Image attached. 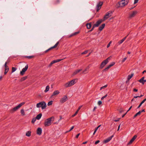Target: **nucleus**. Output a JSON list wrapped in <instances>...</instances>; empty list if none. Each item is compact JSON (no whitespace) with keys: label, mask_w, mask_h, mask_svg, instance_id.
Listing matches in <instances>:
<instances>
[{"label":"nucleus","mask_w":146,"mask_h":146,"mask_svg":"<svg viewBox=\"0 0 146 146\" xmlns=\"http://www.w3.org/2000/svg\"><path fill=\"white\" fill-rule=\"evenodd\" d=\"M123 41V40L122 39L121 40L119 41L118 42V43L119 45L122 43Z\"/></svg>","instance_id":"39"},{"label":"nucleus","mask_w":146,"mask_h":146,"mask_svg":"<svg viewBox=\"0 0 146 146\" xmlns=\"http://www.w3.org/2000/svg\"><path fill=\"white\" fill-rule=\"evenodd\" d=\"M129 34H128L127 36H126L125 37H124L123 39H122L123 40V41H124L125 39H126L127 37L128 36Z\"/></svg>","instance_id":"58"},{"label":"nucleus","mask_w":146,"mask_h":146,"mask_svg":"<svg viewBox=\"0 0 146 146\" xmlns=\"http://www.w3.org/2000/svg\"><path fill=\"white\" fill-rule=\"evenodd\" d=\"M100 142V140H97L95 142V145H96L97 144H98V143H99Z\"/></svg>","instance_id":"48"},{"label":"nucleus","mask_w":146,"mask_h":146,"mask_svg":"<svg viewBox=\"0 0 146 146\" xmlns=\"http://www.w3.org/2000/svg\"><path fill=\"white\" fill-rule=\"evenodd\" d=\"M68 98L66 95L64 96L60 100V102L62 103H63L67 101Z\"/></svg>","instance_id":"9"},{"label":"nucleus","mask_w":146,"mask_h":146,"mask_svg":"<svg viewBox=\"0 0 146 146\" xmlns=\"http://www.w3.org/2000/svg\"><path fill=\"white\" fill-rule=\"evenodd\" d=\"M54 119V117L53 116L51 117L50 118L46 119L44 123V126L46 127L50 125Z\"/></svg>","instance_id":"1"},{"label":"nucleus","mask_w":146,"mask_h":146,"mask_svg":"<svg viewBox=\"0 0 146 146\" xmlns=\"http://www.w3.org/2000/svg\"><path fill=\"white\" fill-rule=\"evenodd\" d=\"M115 64V62H112L111 64L109 65L111 67L113 66Z\"/></svg>","instance_id":"41"},{"label":"nucleus","mask_w":146,"mask_h":146,"mask_svg":"<svg viewBox=\"0 0 146 146\" xmlns=\"http://www.w3.org/2000/svg\"><path fill=\"white\" fill-rule=\"evenodd\" d=\"M107 86H108L107 84L105 86H102V88H103V89H104L105 88H106Z\"/></svg>","instance_id":"64"},{"label":"nucleus","mask_w":146,"mask_h":146,"mask_svg":"<svg viewBox=\"0 0 146 146\" xmlns=\"http://www.w3.org/2000/svg\"><path fill=\"white\" fill-rule=\"evenodd\" d=\"M28 68V64H27L25 67L23 68L22 71L20 72V74L21 76H23L25 73V72L27 70Z\"/></svg>","instance_id":"8"},{"label":"nucleus","mask_w":146,"mask_h":146,"mask_svg":"<svg viewBox=\"0 0 146 146\" xmlns=\"http://www.w3.org/2000/svg\"><path fill=\"white\" fill-rule=\"evenodd\" d=\"M81 70H82V69H79L75 71L73 74V75L74 76L77 74L78 73L80 72Z\"/></svg>","instance_id":"22"},{"label":"nucleus","mask_w":146,"mask_h":146,"mask_svg":"<svg viewBox=\"0 0 146 146\" xmlns=\"http://www.w3.org/2000/svg\"><path fill=\"white\" fill-rule=\"evenodd\" d=\"M103 3L102 1H99L97 4L96 7V9L97 11L98 12L100 9L101 8L103 4Z\"/></svg>","instance_id":"6"},{"label":"nucleus","mask_w":146,"mask_h":146,"mask_svg":"<svg viewBox=\"0 0 146 146\" xmlns=\"http://www.w3.org/2000/svg\"><path fill=\"white\" fill-rule=\"evenodd\" d=\"M7 62H6L4 66L5 67V68H9L8 66L7 65Z\"/></svg>","instance_id":"43"},{"label":"nucleus","mask_w":146,"mask_h":146,"mask_svg":"<svg viewBox=\"0 0 146 146\" xmlns=\"http://www.w3.org/2000/svg\"><path fill=\"white\" fill-rule=\"evenodd\" d=\"M78 113V111H76V112L75 113L72 115V117H74L77 115V114Z\"/></svg>","instance_id":"44"},{"label":"nucleus","mask_w":146,"mask_h":146,"mask_svg":"<svg viewBox=\"0 0 146 146\" xmlns=\"http://www.w3.org/2000/svg\"><path fill=\"white\" fill-rule=\"evenodd\" d=\"M111 42L110 41L108 44V45H107V48H108L110 46V44H111Z\"/></svg>","instance_id":"51"},{"label":"nucleus","mask_w":146,"mask_h":146,"mask_svg":"<svg viewBox=\"0 0 146 146\" xmlns=\"http://www.w3.org/2000/svg\"><path fill=\"white\" fill-rule=\"evenodd\" d=\"M138 1H139V0H134V4H135L136 3H137L138 2Z\"/></svg>","instance_id":"56"},{"label":"nucleus","mask_w":146,"mask_h":146,"mask_svg":"<svg viewBox=\"0 0 146 146\" xmlns=\"http://www.w3.org/2000/svg\"><path fill=\"white\" fill-rule=\"evenodd\" d=\"M76 80H77L76 79H73L70 81L64 84V86L66 88L71 86L75 84L76 83Z\"/></svg>","instance_id":"2"},{"label":"nucleus","mask_w":146,"mask_h":146,"mask_svg":"<svg viewBox=\"0 0 146 146\" xmlns=\"http://www.w3.org/2000/svg\"><path fill=\"white\" fill-rule=\"evenodd\" d=\"M133 75V74H131V75H129L127 76V79L129 80Z\"/></svg>","instance_id":"25"},{"label":"nucleus","mask_w":146,"mask_h":146,"mask_svg":"<svg viewBox=\"0 0 146 146\" xmlns=\"http://www.w3.org/2000/svg\"><path fill=\"white\" fill-rule=\"evenodd\" d=\"M42 132V130L41 128L38 127L36 133L37 134L40 135L41 134Z\"/></svg>","instance_id":"16"},{"label":"nucleus","mask_w":146,"mask_h":146,"mask_svg":"<svg viewBox=\"0 0 146 146\" xmlns=\"http://www.w3.org/2000/svg\"><path fill=\"white\" fill-rule=\"evenodd\" d=\"M80 32L79 31L78 32H75L74 33H72V34L70 35L69 36V37H71L74 36H75L78 34Z\"/></svg>","instance_id":"21"},{"label":"nucleus","mask_w":146,"mask_h":146,"mask_svg":"<svg viewBox=\"0 0 146 146\" xmlns=\"http://www.w3.org/2000/svg\"><path fill=\"white\" fill-rule=\"evenodd\" d=\"M108 63L106 61L104 60L101 63L100 66V68L102 69Z\"/></svg>","instance_id":"11"},{"label":"nucleus","mask_w":146,"mask_h":146,"mask_svg":"<svg viewBox=\"0 0 146 146\" xmlns=\"http://www.w3.org/2000/svg\"><path fill=\"white\" fill-rule=\"evenodd\" d=\"M36 106L37 108L41 107L42 109H45L46 107V104L44 101L40 102L36 104Z\"/></svg>","instance_id":"3"},{"label":"nucleus","mask_w":146,"mask_h":146,"mask_svg":"<svg viewBox=\"0 0 146 146\" xmlns=\"http://www.w3.org/2000/svg\"><path fill=\"white\" fill-rule=\"evenodd\" d=\"M140 114V112L139 111L137 113L133 116V118H135L137 115H139Z\"/></svg>","instance_id":"28"},{"label":"nucleus","mask_w":146,"mask_h":146,"mask_svg":"<svg viewBox=\"0 0 146 146\" xmlns=\"http://www.w3.org/2000/svg\"><path fill=\"white\" fill-rule=\"evenodd\" d=\"M119 112L120 113H121L123 111V110L122 109H121L119 111Z\"/></svg>","instance_id":"55"},{"label":"nucleus","mask_w":146,"mask_h":146,"mask_svg":"<svg viewBox=\"0 0 146 146\" xmlns=\"http://www.w3.org/2000/svg\"><path fill=\"white\" fill-rule=\"evenodd\" d=\"M143 96V95H141L140 96H135L134 97V98H141Z\"/></svg>","instance_id":"42"},{"label":"nucleus","mask_w":146,"mask_h":146,"mask_svg":"<svg viewBox=\"0 0 146 146\" xmlns=\"http://www.w3.org/2000/svg\"><path fill=\"white\" fill-rule=\"evenodd\" d=\"M146 82V80H143V81H142V82H141V83H142L143 84H144L145 82Z\"/></svg>","instance_id":"53"},{"label":"nucleus","mask_w":146,"mask_h":146,"mask_svg":"<svg viewBox=\"0 0 146 146\" xmlns=\"http://www.w3.org/2000/svg\"><path fill=\"white\" fill-rule=\"evenodd\" d=\"M21 113L22 115L24 116L25 115V113L23 109L21 110Z\"/></svg>","instance_id":"27"},{"label":"nucleus","mask_w":146,"mask_h":146,"mask_svg":"<svg viewBox=\"0 0 146 146\" xmlns=\"http://www.w3.org/2000/svg\"><path fill=\"white\" fill-rule=\"evenodd\" d=\"M106 19H101L100 20H99L98 21H97V22L96 23L94 24L93 25L95 27H98L99 25L103 21H104L106 20Z\"/></svg>","instance_id":"7"},{"label":"nucleus","mask_w":146,"mask_h":146,"mask_svg":"<svg viewBox=\"0 0 146 146\" xmlns=\"http://www.w3.org/2000/svg\"><path fill=\"white\" fill-rule=\"evenodd\" d=\"M111 58V56H110L108 57V58L104 60L108 63V60H110Z\"/></svg>","instance_id":"29"},{"label":"nucleus","mask_w":146,"mask_h":146,"mask_svg":"<svg viewBox=\"0 0 146 146\" xmlns=\"http://www.w3.org/2000/svg\"><path fill=\"white\" fill-rule=\"evenodd\" d=\"M27 78V76H25L23 77L20 80V82L23 81H24L25 80H26Z\"/></svg>","instance_id":"23"},{"label":"nucleus","mask_w":146,"mask_h":146,"mask_svg":"<svg viewBox=\"0 0 146 146\" xmlns=\"http://www.w3.org/2000/svg\"><path fill=\"white\" fill-rule=\"evenodd\" d=\"M126 59H127L126 57L124 58L122 60V62H124L126 60Z\"/></svg>","instance_id":"54"},{"label":"nucleus","mask_w":146,"mask_h":146,"mask_svg":"<svg viewBox=\"0 0 146 146\" xmlns=\"http://www.w3.org/2000/svg\"><path fill=\"white\" fill-rule=\"evenodd\" d=\"M101 126V125H99V126H98L97 127H96L95 129H96V130H97L98 129V128L100 127V126Z\"/></svg>","instance_id":"57"},{"label":"nucleus","mask_w":146,"mask_h":146,"mask_svg":"<svg viewBox=\"0 0 146 146\" xmlns=\"http://www.w3.org/2000/svg\"><path fill=\"white\" fill-rule=\"evenodd\" d=\"M60 119L58 120V121H59L62 118V116L61 115L60 116Z\"/></svg>","instance_id":"63"},{"label":"nucleus","mask_w":146,"mask_h":146,"mask_svg":"<svg viewBox=\"0 0 146 146\" xmlns=\"http://www.w3.org/2000/svg\"><path fill=\"white\" fill-rule=\"evenodd\" d=\"M87 28L88 29H90L92 26V22L88 23L86 24Z\"/></svg>","instance_id":"18"},{"label":"nucleus","mask_w":146,"mask_h":146,"mask_svg":"<svg viewBox=\"0 0 146 146\" xmlns=\"http://www.w3.org/2000/svg\"><path fill=\"white\" fill-rule=\"evenodd\" d=\"M25 57L26 58H27L28 59H31L34 57V56H25Z\"/></svg>","instance_id":"35"},{"label":"nucleus","mask_w":146,"mask_h":146,"mask_svg":"<svg viewBox=\"0 0 146 146\" xmlns=\"http://www.w3.org/2000/svg\"><path fill=\"white\" fill-rule=\"evenodd\" d=\"M63 59H59L56 60H54L52 61L51 62L53 64L57 62H59L61 60H62Z\"/></svg>","instance_id":"19"},{"label":"nucleus","mask_w":146,"mask_h":146,"mask_svg":"<svg viewBox=\"0 0 146 146\" xmlns=\"http://www.w3.org/2000/svg\"><path fill=\"white\" fill-rule=\"evenodd\" d=\"M88 50H85L84 52H83L82 53V54H85L87 53Z\"/></svg>","instance_id":"45"},{"label":"nucleus","mask_w":146,"mask_h":146,"mask_svg":"<svg viewBox=\"0 0 146 146\" xmlns=\"http://www.w3.org/2000/svg\"><path fill=\"white\" fill-rule=\"evenodd\" d=\"M80 135V133H79L78 134H77L76 136V138H78Z\"/></svg>","instance_id":"61"},{"label":"nucleus","mask_w":146,"mask_h":146,"mask_svg":"<svg viewBox=\"0 0 146 146\" xmlns=\"http://www.w3.org/2000/svg\"><path fill=\"white\" fill-rule=\"evenodd\" d=\"M108 96V95L107 94H106L105 96L102 97L101 98V100H103L104 98H106Z\"/></svg>","instance_id":"46"},{"label":"nucleus","mask_w":146,"mask_h":146,"mask_svg":"<svg viewBox=\"0 0 146 146\" xmlns=\"http://www.w3.org/2000/svg\"><path fill=\"white\" fill-rule=\"evenodd\" d=\"M42 116V114L41 113H40L36 117H35L36 119L37 120L40 119L41 117Z\"/></svg>","instance_id":"20"},{"label":"nucleus","mask_w":146,"mask_h":146,"mask_svg":"<svg viewBox=\"0 0 146 146\" xmlns=\"http://www.w3.org/2000/svg\"><path fill=\"white\" fill-rule=\"evenodd\" d=\"M145 78V77L143 76L138 81L140 82H142V81H143Z\"/></svg>","instance_id":"37"},{"label":"nucleus","mask_w":146,"mask_h":146,"mask_svg":"<svg viewBox=\"0 0 146 146\" xmlns=\"http://www.w3.org/2000/svg\"><path fill=\"white\" fill-rule=\"evenodd\" d=\"M52 64H52V63L51 62L50 63V64L48 66V67H51L52 66Z\"/></svg>","instance_id":"59"},{"label":"nucleus","mask_w":146,"mask_h":146,"mask_svg":"<svg viewBox=\"0 0 146 146\" xmlns=\"http://www.w3.org/2000/svg\"><path fill=\"white\" fill-rule=\"evenodd\" d=\"M138 91V90L135 88H134L133 89V91L135 92H137Z\"/></svg>","instance_id":"62"},{"label":"nucleus","mask_w":146,"mask_h":146,"mask_svg":"<svg viewBox=\"0 0 146 146\" xmlns=\"http://www.w3.org/2000/svg\"><path fill=\"white\" fill-rule=\"evenodd\" d=\"M129 0H122L119 2V6L121 7H124L128 3Z\"/></svg>","instance_id":"5"},{"label":"nucleus","mask_w":146,"mask_h":146,"mask_svg":"<svg viewBox=\"0 0 146 146\" xmlns=\"http://www.w3.org/2000/svg\"><path fill=\"white\" fill-rule=\"evenodd\" d=\"M59 44V42H58L56 44H55L54 46H52V48H55L56 47V46H57L58 45V44Z\"/></svg>","instance_id":"38"},{"label":"nucleus","mask_w":146,"mask_h":146,"mask_svg":"<svg viewBox=\"0 0 146 146\" xmlns=\"http://www.w3.org/2000/svg\"><path fill=\"white\" fill-rule=\"evenodd\" d=\"M102 104V102L101 101H99L98 102V104L99 105H100Z\"/></svg>","instance_id":"49"},{"label":"nucleus","mask_w":146,"mask_h":146,"mask_svg":"<svg viewBox=\"0 0 146 146\" xmlns=\"http://www.w3.org/2000/svg\"><path fill=\"white\" fill-rule=\"evenodd\" d=\"M25 104V102H23L19 104L17 106L13 108L10 110V112L13 113L15 111H16L18 109L20 108L21 106L24 105Z\"/></svg>","instance_id":"4"},{"label":"nucleus","mask_w":146,"mask_h":146,"mask_svg":"<svg viewBox=\"0 0 146 146\" xmlns=\"http://www.w3.org/2000/svg\"><path fill=\"white\" fill-rule=\"evenodd\" d=\"M137 136L136 135H135L131 139L129 143H128L127 145H129L132 143L134 140L137 138Z\"/></svg>","instance_id":"13"},{"label":"nucleus","mask_w":146,"mask_h":146,"mask_svg":"<svg viewBox=\"0 0 146 146\" xmlns=\"http://www.w3.org/2000/svg\"><path fill=\"white\" fill-rule=\"evenodd\" d=\"M60 93L58 90H57L55 91L52 94L50 98H52L53 96L56 95H57Z\"/></svg>","instance_id":"15"},{"label":"nucleus","mask_w":146,"mask_h":146,"mask_svg":"<svg viewBox=\"0 0 146 146\" xmlns=\"http://www.w3.org/2000/svg\"><path fill=\"white\" fill-rule=\"evenodd\" d=\"M50 87L49 86H47L46 88V89L44 90V92H47L49 90Z\"/></svg>","instance_id":"26"},{"label":"nucleus","mask_w":146,"mask_h":146,"mask_svg":"<svg viewBox=\"0 0 146 146\" xmlns=\"http://www.w3.org/2000/svg\"><path fill=\"white\" fill-rule=\"evenodd\" d=\"M37 119L35 117L33 118L32 120L31 123H32L33 124L35 123V122L36 121V120Z\"/></svg>","instance_id":"33"},{"label":"nucleus","mask_w":146,"mask_h":146,"mask_svg":"<svg viewBox=\"0 0 146 146\" xmlns=\"http://www.w3.org/2000/svg\"><path fill=\"white\" fill-rule=\"evenodd\" d=\"M137 13V11H134L130 14L129 16L131 18L133 17L136 15Z\"/></svg>","instance_id":"14"},{"label":"nucleus","mask_w":146,"mask_h":146,"mask_svg":"<svg viewBox=\"0 0 146 146\" xmlns=\"http://www.w3.org/2000/svg\"><path fill=\"white\" fill-rule=\"evenodd\" d=\"M17 70V68L15 67H13L12 68L11 72L13 73L15 72Z\"/></svg>","instance_id":"30"},{"label":"nucleus","mask_w":146,"mask_h":146,"mask_svg":"<svg viewBox=\"0 0 146 146\" xmlns=\"http://www.w3.org/2000/svg\"><path fill=\"white\" fill-rule=\"evenodd\" d=\"M95 27L93 25V27H92V29H91V30L89 31L90 32H91V31H92L94 29V28H95Z\"/></svg>","instance_id":"52"},{"label":"nucleus","mask_w":146,"mask_h":146,"mask_svg":"<svg viewBox=\"0 0 146 146\" xmlns=\"http://www.w3.org/2000/svg\"><path fill=\"white\" fill-rule=\"evenodd\" d=\"M120 119V118H118L117 119V120H116V119L114 120V121H115V122L118 121H119Z\"/></svg>","instance_id":"60"},{"label":"nucleus","mask_w":146,"mask_h":146,"mask_svg":"<svg viewBox=\"0 0 146 146\" xmlns=\"http://www.w3.org/2000/svg\"><path fill=\"white\" fill-rule=\"evenodd\" d=\"M146 101V98L144 99L141 103L142 104Z\"/></svg>","instance_id":"50"},{"label":"nucleus","mask_w":146,"mask_h":146,"mask_svg":"<svg viewBox=\"0 0 146 146\" xmlns=\"http://www.w3.org/2000/svg\"><path fill=\"white\" fill-rule=\"evenodd\" d=\"M52 102H53V101H51L50 102H49L48 104H47V105L48 106H49L50 105H51L52 104Z\"/></svg>","instance_id":"36"},{"label":"nucleus","mask_w":146,"mask_h":146,"mask_svg":"<svg viewBox=\"0 0 146 146\" xmlns=\"http://www.w3.org/2000/svg\"><path fill=\"white\" fill-rule=\"evenodd\" d=\"M105 26V24L104 23L98 29L100 31H101L104 29Z\"/></svg>","instance_id":"17"},{"label":"nucleus","mask_w":146,"mask_h":146,"mask_svg":"<svg viewBox=\"0 0 146 146\" xmlns=\"http://www.w3.org/2000/svg\"><path fill=\"white\" fill-rule=\"evenodd\" d=\"M112 11H109L107 12L104 16V18H108L110 17L112 15Z\"/></svg>","instance_id":"10"},{"label":"nucleus","mask_w":146,"mask_h":146,"mask_svg":"<svg viewBox=\"0 0 146 146\" xmlns=\"http://www.w3.org/2000/svg\"><path fill=\"white\" fill-rule=\"evenodd\" d=\"M113 135H112L111 136L108 138L107 139L104 141V143H106L108 142L113 137Z\"/></svg>","instance_id":"12"},{"label":"nucleus","mask_w":146,"mask_h":146,"mask_svg":"<svg viewBox=\"0 0 146 146\" xmlns=\"http://www.w3.org/2000/svg\"><path fill=\"white\" fill-rule=\"evenodd\" d=\"M9 70V68H5V71L4 72V74L5 75L7 74Z\"/></svg>","instance_id":"34"},{"label":"nucleus","mask_w":146,"mask_h":146,"mask_svg":"<svg viewBox=\"0 0 146 146\" xmlns=\"http://www.w3.org/2000/svg\"><path fill=\"white\" fill-rule=\"evenodd\" d=\"M60 1L59 0H55L54 1V4H57L59 3Z\"/></svg>","instance_id":"32"},{"label":"nucleus","mask_w":146,"mask_h":146,"mask_svg":"<svg viewBox=\"0 0 146 146\" xmlns=\"http://www.w3.org/2000/svg\"><path fill=\"white\" fill-rule=\"evenodd\" d=\"M74 126H72L71 127V128H70V129L68 131H66V133H68V132L70 131H71L72 130L73 128H74Z\"/></svg>","instance_id":"40"},{"label":"nucleus","mask_w":146,"mask_h":146,"mask_svg":"<svg viewBox=\"0 0 146 146\" xmlns=\"http://www.w3.org/2000/svg\"><path fill=\"white\" fill-rule=\"evenodd\" d=\"M53 49V48H52V47L50 48H49V49H47V50H45L44 52V53H46L48 51H49V50H52V49Z\"/></svg>","instance_id":"31"},{"label":"nucleus","mask_w":146,"mask_h":146,"mask_svg":"<svg viewBox=\"0 0 146 146\" xmlns=\"http://www.w3.org/2000/svg\"><path fill=\"white\" fill-rule=\"evenodd\" d=\"M31 132L30 131H27L26 134V136L28 137H30L31 135Z\"/></svg>","instance_id":"24"},{"label":"nucleus","mask_w":146,"mask_h":146,"mask_svg":"<svg viewBox=\"0 0 146 146\" xmlns=\"http://www.w3.org/2000/svg\"><path fill=\"white\" fill-rule=\"evenodd\" d=\"M87 68H86L83 71V73H86L87 72Z\"/></svg>","instance_id":"47"}]
</instances>
